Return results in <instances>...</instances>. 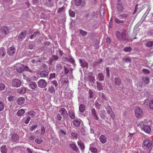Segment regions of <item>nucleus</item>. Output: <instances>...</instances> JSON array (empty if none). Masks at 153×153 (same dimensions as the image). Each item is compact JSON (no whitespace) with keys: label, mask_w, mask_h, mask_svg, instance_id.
<instances>
[{"label":"nucleus","mask_w":153,"mask_h":153,"mask_svg":"<svg viewBox=\"0 0 153 153\" xmlns=\"http://www.w3.org/2000/svg\"><path fill=\"white\" fill-rule=\"evenodd\" d=\"M29 88L32 89H34L36 88L37 87V85L35 82H30L28 84Z\"/></svg>","instance_id":"aec40b11"},{"label":"nucleus","mask_w":153,"mask_h":153,"mask_svg":"<svg viewBox=\"0 0 153 153\" xmlns=\"http://www.w3.org/2000/svg\"><path fill=\"white\" fill-rule=\"evenodd\" d=\"M16 50L13 47H11L9 48L7 51V54L9 55L12 56L14 55Z\"/></svg>","instance_id":"f8f14e48"},{"label":"nucleus","mask_w":153,"mask_h":153,"mask_svg":"<svg viewBox=\"0 0 153 153\" xmlns=\"http://www.w3.org/2000/svg\"><path fill=\"white\" fill-rule=\"evenodd\" d=\"M127 31L125 29L123 30L121 33V36L122 38L127 37Z\"/></svg>","instance_id":"e433bc0d"},{"label":"nucleus","mask_w":153,"mask_h":153,"mask_svg":"<svg viewBox=\"0 0 153 153\" xmlns=\"http://www.w3.org/2000/svg\"><path fill=\"white\" fill-rule=\"evenodd\" d=\"M149 105L150 108L153 109V100L150 102L149 103Z\"/></svg>","instance_id":"774afa93"},{"label":"nucleus","mask_w":153,"mask_h":153,"mask_svg":"<svg viewBox=\"0 0 153 153\" xmlns=\"http://www.w3.org/2000/svg\"><path fill=\"white\" fill-rule=\"evenodd\" d=\"M40 75L42 77H45L48 76V73L46 71H43L40 72Z\"/></svg>","instance_id":"cd10ccee"},{"label":"nucleus","mask_w":153,"mask_h":153,"mask_svg":"<svg viewBox=\"0 0 153 153\" xmlns=\"http://www.w3.org/2000/svg\"><path fill=\"white\" fill-rule=\"evenodd\" d=\"M60 112L62 115L64 117H66L68 115L67 111L64 108H62L60 110Z\"/></svg>","instance_id":"393cba45"},{"label":"nucleus","mask_w":153,"mask_h":153,"mask_svg":"<svg viewBox=\"0 0 153 153\" xmlns=\"http://www.w3.org/2000/svg\"><path fill=\"white\" fill-rule=\"evenodd\" d=\"M56 75L55 73L50 74L49 75V79H51L55 77Z\"/></svg>","instance_id":"bf43d9fd"},{"label":"nucleus","mask_w":153,"mask_h":153,"mask_svg":"<svg viewBox=\"0 0 153 153\" xmlns=\"http://www.w3.org/2000/svg\"><path fill=\"white\" fill-rule=\"evenodd\" d=\"M146 45L148 47H150L153 46V41H150L146 43Z\"/></svg>","instance_id":"3c124183"},{"label":"nucleus","mask_w":153,"mask_h":153,"mask_svg":"<svg viewBox=\"0 0 153 153\" xmlns=\"http://www.w3.org/2000/svg\"><path fill=\"white\" fill-rule=\"evenodd\" d=\"M142 129L144 130L145 132L147 133H149L151 131V129L150 126L149 125L146 124L143 127Z\"/></svg>","instance_id":"412c9836"},{"label":"nucleus","mask_w":153,"mask_h":153,"mask_svg":"<svg viewBox=\"0 0 153 153\" xmlns=\"http://www.w3.org/2000/svg\"><path fill=\"white\" fill-rule=\"evenodd\" d=\"M40 33L38 31L34 32L30 36V38H38L40 36Z\"/></svg>","instance_id":"6ab92c4d"},{"label":"nucleus","mask_w":153,"mask_h":153,"mask_svg":"<svg viewBox=\"0 0 153 153\" xmlns=\"http://www.w3.org/2000/svg\"><path fill=\"white\" fill-rule=\"evenodd\" d=\"M81 121L80 119L74 120L73 122L74 125L76 127H78L80 125Z\"/></svg>","instance_id":"a878e982"},{"label":"nucleus","mask_w":153,"mask_h":153,"mask_svg":"<svg viewBox=\"0 0 153 153\" xmlns=\"http://www.w3.org/2000/svg\"><path fill=\"white\" fill-rule=\"evenodd\" d=\"M69 116L70 118L71 119H74L75 118V113L72 111H70L69 113Z\"/></svg>","instance_id":"c9c22d12"},{"label":"nucleus","mask_w":153,"mask_h":153,"mask_svg":"<svg viewBox=\"0 0 153 153\" xmlns=\"http://www.w3.org/2000/svg\"><path fill=\"white\" fill-rule=\"evenodd\" d=\"M114 82L115 84V85L117 86L118 89L121 90L122 89L123 87L120 86L121 82L120 79L119 77H116L114 79Z\"/></svg>","instance_id":"423d86ee"},{"label":"nucleus","mask_w":153,"mask_h":153,"mask_svg":"<svg viewBox=\"0 0 153 153\" xmlns=\"http://www.w3.org/2000/svg\"><path fill=\"white\" fill-rule=\"evenodd\" d=\"M139 5L138 4H137L135 7V9L133 14L135 13L137 11H138V10L139 9L138 8V6Z\"/></svg>","instance_id":"338daca9"},{"label":"nucleus","mask_w":153,"mask_h":153,"mask_svg":"<svg viewBox=\"0 0 153 153\" xmlns=\"http://www.w3.org/2000/svg\"><path fill=\"white\" fill-rule=\"evenodd\" d=\"M86 4L85 1H82V0H75V4L76 6H79L81 4V6H83Z\"/></svg>","instance_id":"4468645a"},{"label":"nucleus","mask_w":153,"mask_h":153,"mask_svg":"<svg viewBox=\"0 0 153 153\" xmlns=\"http://www.w3.org/2000/svg\"><path fill=\"white\" fill-rule=\"evenodd\" d=\"M96 83L97 84V87L98 90L101 91L102 90H103V88L101 83L98 81H97Z\"/></svg>","instance_id":"4c0bfd02"},{"label":"nucleus","mask_w":153,"mask_h":153,"mask_svg":"<svg viewBox=\"0 0 153 153\" xmlns=\"http://www.w3.org/2000/svg\"><path fill=\"white\" fill-rule=\"evenodd\" d=\"M26 91V89L25 87H22L17 89V92L21 94L25 93Z\"/></svg>","instance_id":"f3484780"},{"label":"nucleus","mask_w":153,"mask_h":153,"mask_svg":"<svg viewBox=\"0 0 153 153\" xmlns=\"http://www.w3.org/2000/svg\"><path fill=\"white\" fill-rule=\"evenodd\" d=\"M150 78L147 77H145L142 78V80L143 82L147 84L150 82Z\"/></svg>","instance_id":"f704fd0d"},{"label":"nucleus","mask_w":153,"mask_h":153,"mask_svg":"<svg viewBox=\"0 0 153 153\" xmlns=\"http://www.w3.org/2000/svg\"><path fill=\"white\" fill-rule=\"evenodd\" d=\"M79 30L80 34L83 36H85L87 34V32L81 29H79Z\"/></svg>","instance_id":"a18cd8bd"},{"label":"nucleus","mask_w":153,"mask_h":153,"mask_svg":"<svg viewBox=\"0 0 153 153\" xmlns=\"http://www.w3.org/2000/svg\"><path fill=\"white\" fill-rule=\"evenodd\" d=\"M9 30L7 27L4 26L2 27L1 29L0 33L1 37L3 38L4 37L9 33Z\"/></svg>","instance_id":"39448f33"},{"label":"nucleus","mask_w":153,"mask_h":153,"mask_svg":"<svg viewBox=\"0 0 153 153\" xmlns=\"http://www.w3.org/2000/svg\"><path fill=\"white\" fill-rule=\"evenodd\" d=\"M25 101V99L23 97H20L18 98L17 102L19 105H21L24 103Z\"/></svg>","instance_id":"4be33fe9"},{"label":"nucleus","mask_w":153,"mask_h":153,"mask_svg":"<svg viewBox=\"0 0 153 153\" xmlns=\"http://www.w3.org/2000/svg\"><path fill=\"white\" fill-rule=\"evenodd\" d=\"M79 62L81 64V65L82 67L84 68L86 67L87 68L88 66V64L86 62V61L84 60H82L81 59H79Z\"/></svg>","instance_id":"2eb2a0df"},{"label":"nucleus","mask_w":153,"mask_h":153,"mask_svg":"<svg viewBox=\"0 0 153 153\" xmlns=\"http://www.w3.org/2000/svg\"><path fill=\"white\" fill-rule=\"evenodd\" d=\"M137 124L138 126H140L141 128L142 129L143 127L146 124H145V123L143 122L142 121L139 123H138Z\"/></svg>","instance_id":"de8ad7c7"},{"label":"nucleus","mask_w":153,"mask_h":153,"mask_svg":"<svg viewBox=\"0 0 153 153\" xmlns=\"http://www.w3.org/2000/svg\"><path fill=\"white\" fill-rule=\"evenodd\" d=\"M90 150L92 153H97V150L95 148L91 147Z\"/></svg>","instance_id":"8fccbe9b"},{"label":"nucleus","mask_w":153,"mask_h":153,"mask_svg":"<svg viewBox=\"0 0 153 153\" xmlns=\"http://www.w3.org/2000/svg\"><path fill=\"white\" fill-rule=\"evenodd\" d=\"M63 68L64 74L65 75H68V73L71 75L72 74L73 70L72 69L65 65L64 66Z\"/></svg>","instance_id":"6e6552de"},{"label":"nucleus","mask_w":153,"mask_h":153,"mask_svg":"<svg viewBox=\"0 0 153 153\" xmlns=\"http://www.w3.org/2000/svg\"><path fill=\"white\" fill-rule=\"evenodd\" d=\"M25 113V111L23 109H20L18 110L17 113V114L18 116H21Z\"/></svg>","instance_id":"2f4dec72"},{"label":"nucleus","mask_w":153,"mask_h":153,"mask_svg":"<svg viewBox=\"0 0 153 153\" xmlns=\"http://www.w3.org/2000/svg\"><path fill=\"white\" fill-rule=\"evenodd\" d=\"M27 114L29 115L32 118L33 117L36 115V112L33 111H31L27 112Z\"/></svg>","instance_id":"a19ab883"},{"label":"nucleus","mask_w":153,"mask_h":153,"mask_svg":"<svg viewBox=\"0 0 153 153\" xmlns=\"http://www.w3.org/2000/svg\"><path fill=\"white\" fill-rule=\"evenodd\" d=\"M38 86L40 88H43L47 85V82L44 79L39 80L37 83Z\"/></svg>","instance_id":"1a4fd4ad"},{"label":"nucleus","mask_w":153,"mask_h":153,"mask_svg":"<svg viewBox=\"0 0 153 153\" xmlns=\"http://www.w3.org/2000/svg\"><path fill=\"white\" fill-rule=\"evenodd\" d=\"M69 13L70 16L71 17H73L75 16V13L72 10H70Z\"/></svg>","instance_id":"603ef678"},{"label":"nucleus","mask_w":153,"mask_h":153,"mask_svg":"<svg viewBox=\"0 0 153 153\" xmlns=\"http://www.w3.org/2000/svg\"><path fill=\"white\" fill-rule=\"evenodd\" d=\"M132 50V48L131 47H126L123 49V51L125 52H130Z\"/></svg>","instance_id":"37998d69"},{"label":"nucleus","mask_w":153,"mask_h":153,"mask_svg":"<svg viewBox=\"0 0 153 153\" xmlns=\"http://www.w3.org/2000/svg\"><path fill=\"white\" fill-rule=\"evenodd\" d=\"M89 97L90 98H93L94 93L91 89H89Z\"/></svg>","instance_id":"09e8293b"},{"label":"nucleus","mask_w":153,"mask_h":153,"mask_svg":"<svg viewBox=\"0 0 153 153\" xmlns=\"http://www.w3.org/2000/svg\"><path fill=\"white\" fill-rule=\"evenodd\" d=\"M44 1L45 6L50 7L53 6L54 0H45Z\"/></svg>","instance_id":"9b49d317"},{"label":"nucleus","mask_w":153,"mask_h":153,"mask_svg":"<svg viewBox=\"0 0 153 153\" xmlns=\"http://www.w3.org/2000/svg\"><path fill=\"white\" fill-rule=\"evenodd\" d=\"M69 147L74 151L76 152H78L79 151V149L78 147L76 145L74 144H71L70 145Z\"/></svg>","instance_id":"b1692460"},{"label":"nucleus","mask_w":153,"mask_h":153,"mask_svg":"<svg viewBox=\"0 0 153 153\" xmlns=\"http://www.w3.org/2000/svg\"><path fill=\"white\" fill-rule=\"evenodd\" d=\"M143 72H144L146 74H149L150 73V71L147 69H143Z\"/></svg>","instance_id":"680f3d73"},{"label":"nucleus","mask_w":153,"mask_h":153,"mask_svg":"<svg viewBox=\"0 0 153 153\" xmlns=\"http://www.w3.org/2000/svg\"><path fill=\"white\" fill-rule=\"evenodd\" d=\"M151 9V7L149 5L148 6L147 9V10L146 11L145 13L144 14L143 16H145V17H146L148 14H149V12L150 10Z\"/></svg>","instance_id":"49530a36"},{"label":"nucleus","mask_w":153,"mask_h":153,"mask_svg":"<svg viewBox=\"0 0 153 153\" xmlns=\"http://www.w3.org/2000/svg\"><path fill=\"white\" fill-rule=\"evenodd\" d=\"M6 54L5 49L3 48H0V56H4Z\"/></svg>","instance_id":"c756f323"},{"label":"nucleus","mask_w":153,"mask_h":153,"mask_svg":"<svg viewBox=\"0 0 153 153\" xmlns=\"http://www.w3.org/2000/svg\"><path fill=\"white\" fill-rule=\"evenodd\" d=\"M99 80L100 81H103L104 79V76L102 73H100L98 74Z\"/></svg>","instance_id":"ea45409f"},{"label":"nucleus","mask_w":153,"mask_h":153,"mask_svg":"<svg viewBox=\"0 0 153 153\" xmlns=\"http://www.w3.org/2000/svg\"><path fill=\"white\" fill-rule=\"evenodd\" d=\"M56 69L58 71H60L62 68V66L59 64H57L56 65Z\"/></svg>","instance_id":"58836bf2"},{"label":"nucleus","mask_w":153,"mask_h":153,"mask_svg":"<svg viewBox=\"0 0 153 153\" xmlns=\"http://www.w3.org/2000/svg\"><path fill=\"white\" fill-rule=\"evenodd\" d=\"M48 90V91L50 92L51 94H54L55 93V90L53 86H50L49 87Z\"/></svg>","instance_id":"7c9ffc66"},{"label":"nucleus","mask_w":153,"mask_h":153,"mask_svg":"<svg viewBox=\"0 0 153 153\" xmlns=\"http://www.w3.org/2000/svg\"><path fill=\"white\" fill-rule=\"evenodd\" d=\"M5 88V85L2 83H0V91H3Z\"/></svg>","instance_id":"864d4df0"},{"label":"nucleus","mask_w":153,"mask_h":153,"mask_svg":"<svg viewBox=\"0 0 153 153\" xmlns=\"http://www.w3.org/2000/svg\"><path fill=\"white\" fill-rule=\"evenodd\" d=\"M77 144L81 150H83L84 149L85 147L84 144L81 141H79L77 142Z\"/></svg>","instance_id":"c85d7f7f"},{"label":"nucleus","mask_w":153,"mask_h":153,"mask_svg":"<svg viewBox=\"0 0 153 153\" xmlns=\"http://www.w3.org/2000/svg\"><path fill=\"white\" fill-rule=\"evenodd\" d=\"M12 84L13 87L17 88L20 86L21 82L19 79H16L13 80Z\"/></svg>","instance_id":"0eeeda50"},{"label":"nucleus","mask_w":153,"mask_h":153,"mask_svg":"<svg viewBox=\"0 0 153 153\" xmlns=\"http://www.w3.org/2000/svg\"><path fill=\"white\" fill-rule=\"evenodd\" d=\"M79 109L80 112H84L85 110V105L84 104H80L79 106Z\"/></svg>","instance_id":"473e14b6"},{"label":"nucleus","mask_w":153,"mask_h":153,"mask_svg":"<svg viewBox=\"0 0 153 153\" xmlns=\"http://www.w3.org/2000/svg\"><path fill=\"white\" fill-rule=\"evenodd\" d=\"M4 108V105L3 103L1 101H0V111H2Z\"/></svg>","instance_id":"13d9d810"},{"label":"nucleus","mask_w":153,"mask_h":153,"mask_svg":"<svg viewBox=\"0 0 153 153\" xmlns=\"http://www.w3.org/2000/svg\"><path fill=\"white\" fill-rule=\"evenodd\" d=\"M69 84V82L68 79L66 78H63L61 81V84L62 85H68Z\"/></svg>","instance_id":"bb28decb"},{"label":"nucleus","mask_w":153,"mask_h":153,"mask_svg":"<svg viewBox=\"0 0 153 153\" xmlns=\"http://www.w3.org/2000/svg\"><path fill=\"white\" fill-rule=\"evenodd\" d=\"M106 109L108 114L110 115V117L112 119H114V118L115 116L111 107L110 106H107Z\"/></svg>","instance_id":"9d476101"},{"label":"nucleus","mask_w":153,"mask_h":153,"mask_svg":"<svg viewBox=\"0 0 153 153\" xmlns=\"http://www.w3.org/2000/svg\"><path fill=\"white\" fill-rule=\"evenodd\" d=\"M71 136L72 138H76L77 136V134L74 130L72 131L71 133Z\"/></svg>","instance_id":"c03bdc74"},{"label":"nucleus","mask_w":153,"mask_h":153,"mask_svg":"<svg viewBox=\"0 0 153 153\" xmlns=\"http://www.w3.org/2000/svg\"><path fill=\"white\" fill-rule=\"evenodd\" d=\"M152 145V142L148 139H145L143 141L142 147L146 150L148 149Z\"/></svg>","instance_id":"7ed1b4c3"},{"label":"nucleus","mask_w":153,"mask_h":153,"mask_svg":"<svg viewBox=\"0 0 153 153\" xmlns=\"http://www.w3.org/2000/svg\"><path fill=\"white\" fill-rule=\"evenodd\" d=\"M35 142L37 144H40L42 142L43 140L40 137L38 138L35 139Z\"/></svg>","instance_id":"79ce46f5"},{"label":"nucleus","mask_w":153,"mask_h":153,"mask_svg":"<svg viewBox=\"0 0 153 153\" xmlns=\"http://www.w3.org/2000/svg\"><path fill=\"white\" fill-rule=\"evenodd\" d=\"M59 59V57L53 55L51 58L48 61V63L50 65H52V63L54 61H56Z\"/></svg>","instance_id":"ddd939ff"},{"label":"nucleus","mask_w":153,"mask_h":153,"mask_svg":"<svg viewBox=\"0 0 153 153\" xmlns=\"http://www.w3.org/2000/svg\"><path fill=\"white\" fill-rule=\"evenodd\" d=\"M100 140L101 142L102 143H105L107 140L106 137L103 134H101L100 137Z\"/></svg>","instance_id":"5701e85b"},{"label":"nucleus","mask_w":153,"mask_h":153,"mask_svg":"<svg viewBox=\"0 0 153 153\" xmlns=\"http://www.w3.org/2000/svg\"><path fill=\"white\" fill-rule=\"evenodd\" d=\"M51 83L54 85L56 87L58 86V84L56 81V80H53L52 81Z\"/></svg>","instance_id":"0e129e2a"},{"label":"nucleus","mask_w":153,"mask_h":153,"mask_svg":"<svg viewBox=\"0 0 153 153\" xmlns=\"http://www.w3.org/2000/svg\"><path fill=\"white\" fill-rule=\"evenodd\" d=\"M106 71L107 76L108 77H109V69L108 67H107L106 68Z\"/></svg>","instance_id":"e2e57ef3"},{"label":"nucleus","mask_w":153,"mask_h":153,"mask_svg":"<svg viewBox=\"0 0 153 153\" xmlns=\"http://www.w3.org/2000/svg\"><path fill=\"white\" fill-rule=\"evenodd\" d=\"M123 60L126 63L131 62V59L130 57L124 59Z\"/></svg>","instance_id":"5fc2aeb1"},{"label":"nucleus","mask_w":153,"mask_h":153,"mask_svg":"<svg viewBox=\"0 0 153 153\" xmlns=\"http://www.w3.org/2000/svg\"><path fill=\"white\" fill-rule=\"evenodd\" d=\"M11 139L13 141L17 142L19 140V137L18 135L16 134H14L12 136Z\"/></svg>","instance_id":"dca6fc26"},{"label":"nucleus","mask_w":153,"mask_h":153,"mask_svg":"<svg viewBox=\"0 0 153 153\" xmlns=\"http://www.w3.org/2000/svg\"><path fill=\"white\" fill-rule=\"evenodd\" d=\"M117 7L118 11L120 12H123L124 8L123 5L121 3H119L117 4Z\"/></svg>","instance_id":"a211bd4d"},{"label":"nucleus","mask_w":153,"mask_h":153,"mask_svg":"<svg viewBox=\"0 0 153 153\" xmlns=\"http://www.w3.org/2000/svg\"><path fill=\"white\" fill-rule=\"evenodd\" d=\"M38 126L37 125H34L32 126L30 128V130L31 131H33L34 129L36 128Z\"/></svg>","instance_id":"69168bd1"},{"label":"nucleus","mask_w":153,"mask_h":153,"mask_svg":"<svg viewBox=\"0 0 153 153\" xmlns=\"http://www.w3.org/2000/svg\"><path fill=\"white\" fill-rule=\"evenodd\" d=\"M129 16L128 14H123L118 16V18H116L115 22L117 24H124L127 18Z\"/></svg>","instance_id":"f257e3e1"},{"label":"nucleus","mask_w":153,"mask_h":153,"mask_svg":"<svg viewBox=\"0 0 153 153\" xmlns=\"http://www.w3.org/2000/svg\"><path fill=\"white\" fill-rule=\"evenodd\" d=\"M17 71L19 73H21L24 70L30 72H32V71L29 69L27 66H24L20 64L18 65V68H17Z\"/></svg>","instance_id":"20e7f679"},{"label":"nucleus","mask_w":153,"mask_h":153,"mask_svg":"<svg viewBox=\"0 0 153 153\" xmlns=\"http://www.w3.org/2000/svg\"><path fill=\"white\" fill-rule=\"evenodd\" d=\"M26 32L25 31L22 32L19 36V38H25L26 36Z\"/></svg>","instance_id":"72a5a7b5"},{"label":"nucleus","mask_w":153,"mask_h":153,"mask_svg":"<svg viewBox=\"0 0 153 153\" xmlns=\"http://www.w3.org/2000/svg\"><path fill=\"white\" fill-rule=\"evenodd\" d=\"M134 111L135 117L138 118H143L144 116V113L142 109L139 107L135 108Z\"/></svg>","instance_id":"f03ea898"},{"label":"nucleus","mask_w":153,"mask_h":153,"mask_svg":"<svg viewBox=\"0 0 153 153\" xmlns=\"http://www.w3.org/2000/svg\"><path fill=\"white\" fill-rule=\"evenodd\" d=\"M116 34L117 38H122L121 36V33H120L119 31H116Z\"/></svg>","instance_id":"6e6d98bb"},{"label":"nucleus","mask_w":153,"mask_h":153,"mask_svg":"<svg viewBox=\"0 0 153 153\" xmlns=\"http://www.w3.org/2000/svg\"><path fill=\"white\" fill-rule=\"evenodd\" d=\"M68 61L69 62L73 64L75 63L74 60L71 57L69 58L68 59Z\"/></svg>","instance_id":"052dcab7"},{"label":"nucleus","mask_w":153,"mask_h":153,"mask_svg":"<svg viewBox=\"0 0 153 153\" xmlns=\"http://www.w3.org/2000/svg\"><path fill=\"white\" fill-rule=\"evenodd\" d=\"M86 131L85 128L84 127H83L82 128H81V133L82 134H85L86 133Z\"/></svg>","instance_id":"4d7b16f0"}]
</instances>
